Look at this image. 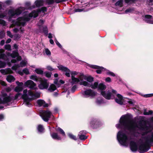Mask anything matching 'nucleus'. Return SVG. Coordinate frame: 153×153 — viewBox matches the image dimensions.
<instances>
[{
    "label": "nucleus",
    "mask_w": 153,
    "mask_h": 153,
    "mask_svg": "<svg viewBox=\"0 0 153 153\" xmlns=\"http://www.w3.org/2000/svg\"><path fill=\"white\" fill-rule=\"evenodd\" d=\"M153 96V94H145L144 95V97L147 98L151 97Z\"/></svg>",
    "instance_id": "55"
},
{
    "label": "nucleus",
    "mask_w": 153,
    "mask_h": 153,
    "mask_svg": "<svg viewBox=\"0 0 153 153\" xmlns=\"http://www.w3.org/2000/svg\"><path fill=\"white\" fill-rule=\"evenodd\" d=\"M37 129L39 132H43L44 130V128L42 125H38Z\"/></svg>",
    "instance_id": "28"
},
{
    "label": "nucleus",
    "mask_w": 153,
    "mask_h": 153,
    "mask_svg": "<svg viewBox=\"0 0 153 153\" xmlns=\"http://www.w3.org/2000/svg\"><path fill=\"white\" fill-rule=\"evenodd\" d=\"M76 89V85L73 86L71 88V91L72 92H74Z\"/></svg>",
    "instance_id": "51"
},
{
    "label": "nucleus",
    "mask_w": 153,
    "mask_h": 153,
    "mask_svg": "<svg viewBox=\"0 0 153 153\" xmlns=\"http://www.w3.org/2000/svg\"><path fill=\"white\" fill-rule=\"evenodd\" d=\"M97 93L90 89H87L82 92L83 97L85 98H93L96 96Z\"/></svg>",
    "instance_id": "9"
},
{
    "label": "nucleus",
    "mask_w": 153,
    "mask_h": 153,
    "mask_svg": "<svg viewBox=\"0 0 153 153\" xmlns=\"http://www.w3.org/2000/svg\"><path fill=\"white\" fill-rule=\"evenodd\" d=\"M0 71L1 74L4 75L13 73L12 70L10 68H6L4 69H1L0 70Z\"/></svg>",
    "instance_id": "19"
},
{
    "label": "nucleus",
    "mask_w": 153,
    "mask_h": 153,
    "mask_svg": "<svg viewBox=\"0 0 153 153\" xmlns=\"http://www.w3.org/2000/svg\"><path fill=\"white\" fill-rule=\"evenodd\" d=\"M68 135L69 137L72 139H73L75 140H76V136L73 134H72L70 133H68Z\"/></svg>",
    "instance_id": "39"
},
{
    "label": "nucleus",
    "mask_w": 153,
    "mask_h": 153,
    "mask_svg": "<svg viewBox=\"0 0 153 153\" xmlns=\"http://www.w3.org/2000/svg\"><path fill=\"white\" fill-rule=\"evenodd\" d=\"M56 89V86L54 84H51L48 89V90L50 92H52Z\"/></svg>",
    "instance_id": "27"
},
{
    "label": "nucleus",
    "mask_w": 153,
    "mask_h": 153,
    "mask_svg": "<svg viewBox=\"0 0 153 153\" xmlns=\"http://www.w3.org/2000/svg\"><path fill=\"white\" fill-rule=\"evenodd\" d=\"M4 118V116L3 114H0V121L2 120Z\"/></svg>",
    "instance_id": "60"
},
{
    "label": "nucleus",
    "mask_w": 153,
    "mask_h": 153,
    "mask_svg": "<svg viewBox=\"0 0 153 153\" xmlns=\"http://www.w3.org/2000/svg\"><path fill=\"white\" fill-rule=\"evenodd\" d=\"M44 21L42 19H40L39 21V22L38 23V25L39 26H41L43 25V24L44 23Z\"/></svg>",
    "instance_id": "47"
},
{
    "label": "nucleus",
    "mask_w": 153,
    "mask_h": 153,
    "mask_svg": "<svg viewBox=\"0 0 153 153\" xmlns=\"http://www.w3.org/2000/svg\"><path fill=\"white\" fill-rule=\"evenodd\" d=\"M0 84H1L3 86H6V84L5 82L4 81H3L1 80H0Z\"/></svg>",
    "instance_id": "61"
},
{
    "label": "nucleus",
    "mask_w": 153,
    "mask_h": 153,
    "mask_svg": "<svg viewBox=\"0 0 153 153\" xmlns=\"http://www.w3.org/2000/svg\"><path fill=\"white\" fill-rule=\"evenodd\" d=\"M153 122V117L151 119ZM117 128H124L129 131H120L117 135V139L122 145L128 146L130 145L131 149L135 152L138 150L140 153L147 151L149 145L153 143V125L138 124L131 119L127 114L122 116L120 123L117 124Z\"/></svg>",
    "instance_id": "1"
},
{
    "label": "nucleus",
    "mask_w": 153,
    "mask_h": 153,
    "mask_svg": "<svg viewBox=\"0 0 153 153\" xmlns=\"http://www.w3.org/2000/svg\"><path fill=\"white\" fill-rule=\"evenodd\" d=\"M12 1L11 0H7L5 1L3 3L4 4L7 5H10L12 4Z\"/></svg>",
    "instance_id": "41"
},
{
    "label": "nucleus",
    "mask_w": 153,
    "mask_h": 153,
    "mask_svg": "<svg viewBox=\"0 0 153 153\" xmlns=\"http://www.w3.org/2000/svg\"><path fill=\"white\" fill-rule=\"evenodd\" d=\"M46 11L47 8L45 7H42L41 9L33 11L29 14L27 12H25L24 13L23 16L18 17L16 20L12 21V24L10 25V27H12L15 25L24 26L26 22L29 21L32 17L36 18L37 17L39 13L41 12L44 13Z\"/></svg>",
    "instance_id": "2"
},
{
    "label": "nucleus",
    "mask_w": 153,
    "mask_h": 153,
    "mask_svg": "<svg viewBox=\"0 0 153 153\" xmlns=\"http://www.w3.org/2000/svg\"><path fill=\"white\" fill-rule=\"evenodd\" d=\"M40 83L38 85V87L41 89H46L49 86V83L47 80L41 78L39 81Z\"/></svg>",
    "instance_id": "12"
},
{
    "label": "nucleus",
    "mask_w": 153,
    "mask_h": 153,
    "mask_svg": "<svg viewBox=\"0 0 153 153\" xmlns=\"http://www.w3.org/2000/svg\"><path fill=\"white\" fill-rule=\"evenodd\" d=\"M43 31L45 33H47L48 29L46 26H44L43 28Z\"/></svg>",
    "instance_id": "54"
},
{
    "label": "nucleus",
    "mask_w": 153,
    "mask_h": 153,
    "mask_svg": "<svg viewBox=\"0 0 153 153\" xmlns=\"http://www.w3.org/2000/svg\"><path fill=\"white\" fill-rule=\"evenodd\" d=\"M23 72L26 74H29V72L28 69L27 68H25L23 70Z\"/></svg>",
    "instance_id": "49"
},
{
    "label": "nucleus",
    "mask_w": 153,
    "mask_h": 153,
    "mask_svg": "<svg viewBox=\"0 0 153 153\" xmlns=\"http://www.w3.org/2000/svg\"><path fill=\"white\" fill-rule=\"evenodd\" d=\"M7 35L11 38H12L13 37V35H12L11 32L9 31H7Z\"/></svg>",
    "instance_id": "50"
},
{
    "label": "nucleus",
    "mask_w": 153,
    "mask_h": 153,
    "mask_svg": "<svg viewBox=\"0 0 153 153\" xmlns=\"http://www.w3.org/2000/svg\"><path fill=\"white\" fill-rule=\"evenodd\" d=\"M55 42L56 43L57 45L60 48H62V46L61 44L59 43V42L55 38Z\"/></svg>",
    "instance_id": "52"
},
{
    "label": "nucleus",
    "mask_w": 153,
    "mask_h": 153,
    "mask_svg": "<svg viewBox=\"0 0 153 153\" xmlns=\"http://www.w3.org/2000/svg\"><path fill=\"white\" fill-rule=\"evenodd\" d=\"M22 94L20 93L17 94L15 96L14 99L17 100L19 98V97L21 98Z\"/></svg>",
    "instance_id": "46"
},
{
    "label": "nucleus",
    "mask_w": 153,
    "mask_h": 153,
    "mask_svg": "<svg viewBox=\"0 0 153 153\" xmlns=\"http://www.w3.org/2000/svg\"><path fill=\"white\" fill-rule=\"evenodd\" d=\"M112 93H111L109 90L106 91H102L101 92V94L105 99L107 100L113 99L115 97V95L116 94V91L112 89L111 90Z\"/></svg>",
    "instance_id": "6"
},
{
    "label": "nucleus",
    "mask_w": 153,
    "mask_h": 153,
    "mask_svg": "<svg viewBox=\"0 0 153 153\" xmlns=\"http://www.w3.org/2000/svg\"><path fill=\"white\" fill-rule=\"evenodd\" d=\"M152 16L151 15H147L145 16L144 20L147 23L153 24V20H151Z\"/></svg>",
    "instance_id": "20"
},
{
    "label": "nucleus",
    "mask_w": 153,
    "mask_h": 153,
    "mask_svg": "<svg viewBox=\"0 0 153 153\" xmlns=\"http://www.w3.org/2000/svg\"><path fill=\"white\" fill-rule=\"evenodd\" d=\"M136 1V0H125V1L127 4H130Z\"/></svg>",
    "instance_id": "40"
},
{
    "label": "nucleus",
    "mask_w": 153,
    "mask_h": 153,
    "mask_svg": "<svg viewBox=\"0 0 153 153\" xmlns=\"http://www.w3.org/2000/svg\"><path fill=\"white\" fill-rule=\"evenodd\" d=\"M105 80L106 82H110L111 81V78L109 77H108L106 78Z\"/></svg>",
    "instance_id": "62"
},
{
    "label": "nucleus",
    "mask_w": 153,
    "mask_h": 153,
    "mask_svg": "<svg viewBox=\"0 0 153 153\" xmlns=\"http://www.w3.org/2000/svg\"><path fill=\"white\" fill-rule=\"evenodd\" d=\"M90 67L93 68L97 69L96 72L97 74H100L102 71H106V73L107 74L112 76H116L115 74L113 72L109 70H107L101 67L93 65H91Z\"/></svg>",
    "instance_id": "7"
},
{
    "label": "nucleus",
    "mask_w": 153,
    "mask_h": 153,
    "mask_svg": "<svg viewBox=\"0 0 153 153\" xmlns=\"http://www.w3.org/2000/svg\"><path fill=\"white\" fill-rule=\"evenodd\" d=\"M40 115L42 119L45 122H47L49 120V118L52 115L51 112L49 110L45 111L41 110L40 111Z\"/></svg>",
    "instance_id": "10"
},
{
    "label": "nucleus",
    "mask_w": 153,
    "mask_h": 153,
    "mask_svg": "<svg viewBox=\"0 0 153 153\" xmlns=\"http://www.w3.org/2000/svg\"><path fill=\"white\" fill-rule=\"evenodd\" d=\"M45 74L46 77L49 78L51 77V74L48 72H45Z\"/></svg>",
    "instance_id": "53"
},
{
    "label": "nucleus",
    "mask_w": 153,
    "mask_h": 153,
    "mask_svg": "<svg viewBox=\"0 0 153 153\" xmlns=\"http://www.w3.org/2000/svg\"><path fill=\"white\" fill-rule=\"evenodd\" d=\"M51 136L53 139H56L58 140H61V138L58 135L57 133H53L51 134Z\"/></svg>",
    "instance_id": "22"
},
{
    "label": "nucleus",
    "mask_w": 153,
    "mask_h": 153,
    "mask_svg": "<svg viewBox=\"0 0 153 153\" xmlns=\"http://www.w3.org/2000/svg\"><path fill=\"white\" fill-rule=\"evenodd\" d=\"M45 54L48 56H50L51 55V52L49 49L48 48H46L45 49Z\"/></svg>",
    "instance_id": "43"
},
{
    "label": "nucleus",
    "mask_w": 153,
    "mask_h": 153,
    "mask_svg": "<svg viewBox=\"0 0 153 153\" xmlns=\"http://www.w3.org/2000/svg\"><path fill=\"white\" fill-rule=\"evenodd\" d=\"M134 10V8H130L125 11V13H132Z\"/></svg>",
    "instance_id": "33"
},
{
    "label": "nucleus",
    "mask_w": 153,
    "mask_h": 153,
    "mask_svg": "<svg viewBox=\"0 0 153 153\" xmlns=\"http://www.w3.org/2000/svg\"><path fill=\"white\" fill-rule=\"evenodd\" d=\"M35 71L38 74H42L43 73V71L41 68H36L35 70Z\"/></svg>",
    "instance_id": "32"
},
{
    "label": "nucleus",
    "mask_w": 153,
    "mask_h": 153,
    "mask_svg": "<svg viewBox=\"0 0 153 153\" xmlns=\"http://www.w3.org/2000/svg\"><path fill=\"white\" fill-rule=\"evenodd\" d=\"M6 79L9 82H12L14 81L15 78L12 75H9L7 76Z\"/></svg>",
    "instance_id": "23"
},
{
    "label": "nucleus",
    "mask_w": 153,
    "mask_h": 153,
    "mask_svg": "<svg viewBox=\"0 0 153 153\" xmlns=\"http://www.w3.org/2000/svg\"><path fill=\"white\" fill-rule=\"evenodd\" d=\"M16 84L18 85V86L21 87L22 86L23 84V83L22 82H19L18 81H17L16 82Z\"/></svg>",
    "instance_id": "58"
},
{
    "label": "nucleus",
    "mask_w": 153,
    "mask_h": 153,
    "mask_svg": "<svg viewBox=\"0 0 153 153\" xmlns=\"http://www.w3.org/2000/svg\"><path fill=\"white\" fill-rule=\"evenodd\" d=\"M104 102L103 100L100 98H97L96 101V103L98 105H100Z\"/></svg>",
    "instance_id": "36"
},
{
    "label": "nucleus",
    "mask_w": 153,
    "mask_h": 153,
    "mask_svg": "<svg viewBox=\"0 0 153 153\" xmlns=\"http://www.w3.org/2000/svg\"><path fill=\"white\" fill-rule=\"evenodd\" d=\"M7 56L4 54V51L2 49H0V68H4L6 67V63L2 61L1 60L3 59L6 61L7 64L9 66H10L11 64L10 62L9 57H11L13 58H15L16 57V59H13L11 60V62L12 63H15L17 61H20L21 59V57L19 55V53L16 51H13L12 53H6Z\"/></svg>",
    "instance_id": "3"
},
{
    "label": "nucleus",
    "mask_w": 153,
    "mask_h": 153,
    "mask_svg": "<svg viewBox=\"0 0 153 153\" xmlns=\"http://www.w3.org/2000/svg\"><path fill=\"white\" fill-rule=\"evenodd\" d=\"M20 67V66L19 65L15 64L12 67V69L13 70H16L18 68Z\"/></svg>",
    "instance_id": "42"
},
{
    "label": "nucleus",
    "mask_w": 153,
    "mask_h": 153,
    "mask_svg": "<svg viewBox=\"0 0 153 153\" xmlns=\"http://www.w3.org/2000/svg\"><path fill=\"white\" fill-rule=\"evenodd\" d=\"M13 30L15 33H17L19 30H20L21 32L22 33L24 31V29L23 28H19V29H18L17 28H14L13 29Z\"/></svg>",
    "instance_id": "38"
},
{
    "label": "nucleus",
    "mask_w": 153,
    "mask_h": 153,
    "mask_svg": "<svg viewBox=\"0 0 153 153\" xmlns=\"http://www.w3.org/2000/svg\"><path fill=\"white\" fill-rule=\"evenodd\" d=\"M82 80H86L87 82H88L90 83H91L94 80L93 78L90 76H86L83 74H82Z\"/></svg>",
    "instance_id": "17"
},
{
    "label": "nucleus",
    "mask_w": 153,
    "mask_h": 153,
    "mask_svg": "<svg viewBox=\"0 0 153 153\" xmlns=\"http://www.w3.org/2000/svg\"><path fill=\"white\" fill-rule=\"evenodd\" d=\"M11 41V40L10 39H8L6 41V43H10Z\"/></svg>",
    "instance_id": "64"
},
{
    "label": "nucleus",
    "mask_w": 153,
    "mask_h": 153,
    "mask_svg": "<svg viewBox=\"0 0 153 153\" xmlns=\"http://www.w3.org/2000/svg\"><path fill=\"white\" fill-rule=\"evenodd\" d=\"M4 48L6 50H11V46L9 44L5 45L4 46Z\"/></svg>",
    "instance_id": "48"
},
{
    "label": "nucleus",
    "mask_w": 153,
    "mask_h": 153,
    "mask_svg": "<svg viewBox=\"0 0 153 153\" xmlns=\"http://www.w3.org/2000/svg\"><path fill=\"white\" fill-rule=\"evenodd\" d=\"M1 97L0 98V104H7L11 100V98L10 96H8L5 93L1 92Z\"/></svg>",
    "instance_id": "11"
},
{
    "label": "nucleus",
    "mask_w": 153,
    "mask_h": 153,
    "mask_svg": "<svg viewBox=\"0 0 153 153\" xmlns=\"http://www.w3.org/2000/svg\"><path fill=\"white\" fill-rule=\"evenodd\" d=\"M40 94L38 92L34 93L30 90L28 91L27 89H25L23 91V94L22 96L24 101L25 104L28 106H31L30 102L39 98Z\"/></svg>",
    "instance_id": "4"
},
{
    "label": "nucleus",
    "mask_w": 153,
    "mask_h": 153,
    "mask_svg": "<svg viewBox=\"0 0 153 153\" xmlns=\"http://www.w3.org/2000/svg\"><path fill=\"white\" fill-rule=\"evenodd\" d=\"M56 131H59L64 137H65L66 135L64 131L60 128H58L56 129Z\"/></svg>",
    "instance_id": "29"
},
{
    "label": "nucleus",
    "mask_w": 153,
    "mask_h": 153,
    "mask_svg": "<svg viewBox=\"0 0 153 153\" xmlns=\"http://www.w3.org/2000/svg\"><path fill=\"white\" fill-rule=\"evenodd\" d=\"M30 3L29 2H27L25 3V5L27 7H29L30 5Z\"/></svg>",
    "instance_id": "63"
},
{
    "label": "nucleus",
    "mask_w": 153,
    "mask_h": 153,
    "mask_svg": "<svg viewBox=\"0 0 153 153\" xmlns=\"http://www.w3.org/2000/svg\"><path fill=\"white\" fill-rule=\"evenodd\" d=\"M86 133V131H80L78 134L79 138L81 140H85L86 139L87 137L85 136V134Z\"/></svg>",
    "instance_id": "21"
},
{
    "label": "nucleus",
    "mask_w": 153,
    "mask_h": 153,
    "mask_svg": "<svg viewBox=\"0 0 153 153\" xmlns=\"http://www.w3.org/2000/svg\"><path fill=\"white\" fill-rule=\"evenodd\" d=\"M27 61L25 60L22 61L20 62V65H19L20 67H23L25 66L27 64Z\"/></svg>",
    "instance_id": "35"
},
{
    "label": "nucleus",
    "mask_w": 153,
    "mask_h": 153,
    "mask_svg": "<svg viewBox=\"0 0 153 153\" xmlns=\"http://www.w3.org/2000/svg\"><path fill=\"white\" fill-rule=\"evenodd\" d=\"M24 85L30 89L36 90L38 89L36 85L31 80H28L24 83Z\"/></svg>",
    "instance_id": "13"
},
{
    "label": "nucleus",
    "mask_w": 153,
    "mask_h": 153,
    "mask_svg": "<svg viewBox=\"0 0 153 153\" xmlns=\"http://www.w3.org/2000/svg\"><path fill=\"white\" fill-rule=\"evenodd\" d=\"M0 24L4 26H6V25L5 21L1 19H0Z\"/></svg>",
    "instance_id": "44"
},
{
    "label": "nucleus",
    "mask_w": 153,
    "mask_h": 153,
    "mask_svg": "<svg viewBox=\"0 0 153 153\" xmlns=\"http://www.w3.org/2000/svg\"><path fill=\"white\" fill-rule=\"evenodd\" d=\"M59 69L62 72H65V75L68 77L70 76V74L71 75V78L72 77H75V76L77 75L78 73L75 71H71L67 68L64 66L62 65H59L57 66Z\"/></svg>",
    "instance_id": "5"
},
{
    "label": "nucleus",
    "mask_w": 153,
    "mask_h": 153,
    "mask_svg": "<svg viewBox=\"0 0 153 153\" xmlns=\"http://www.w3.org/2000/svg\"><path fill=\"white\" fill-rule=\"evenodd\" d=\"M153 113V111L152 110H149L148 111L146 109H145L143 111V114L145 115H149L152 114Z\"/></svg>",
    "instance_id": "31"
},
{
    "label": "nucleus",
    "mask_w": 153,
    "mask_h": 153,
    "mask_svg": "<svg viewBox=\"0 0 153 153\" xmlns=\"http://www.w3.org/2000/svg\"><path fill=\"white\" fill-rule=\"evenodd\" d=\"M47 69L49 71H53V69L50 66H48L47 67Z\"/></svg>",
    "instance_id": "59"
},
{
    "label": "nucleus",
    "mask_w": 153,
    "mask_h": 153,
    "mask_svg": "<svg viewBox=\"0 0 153 153\" xmlns=\"http://www.w3.org/2000/svg\"><path fill=\"white\" fill-rule=\"evenodd\" d=\"M56 0H44L45 3H47L48 4H53L54 2H56Z\"/></svg>",
    "instance_id": "34"
},
{
    "label": "nucleus",
    "mask_w": 153,
    "mask_h": 153,
    "mask_svg": "<svg viewBox=\"0 0 153 153\" xmlns=\"http://www.w3.org/2000/svg\"><path fill=\"white\" fill-rule=\"evenodd\" d=\"M86 83H87L86 84L87 85H84L85 86L90 87L91 88L94 89H95L97 88H98L99 84L97 82H95L93 84L90 83L86 81Z\"/></svg>",
    "instance_id": "16"
},
{
    "label": "nucleus",
    "mask_w": 153,
    "mask_h": 153,
    "mask_svg": "<svg viewBox=\"0 0 153 153\" xmlns=\"http://www.w3.org/2000/svg\"><path fill=\"white\" fill-rule=\"evenodd\" d=\"M106 88V86L103 83H101L98 84V89L99 90H105Z\"/></svg>",
    "instance_id": "24"
},
{
    "label": "nucleus",
    "mask_w": 153,
    "mask_h": 153,
    "mask_svg": "<svg viewBox=\"0 0 153 153\" xmlns=\"http://www.w3.org/2000/svg\"><path fill=\"white\" fill-rule=\"evenodd\" d=\"M61 84H64V82L62 80H60L59 81H58V80L57 79H56L54 81V83L56 85L57 87H59L60 86L59 83Z\"/></svg>",
    "instance_id": "25"
},
{
    "label": "nucleus",
    "mask_w": 153,
    "mask_h": 153,
    "mask_svg": "<svg viewBox=\"0 0 153 153\" xmlns=\"http://www.w3.org/2000/svg\"><path fill=\"white\" fill-rule=\"evenodd\" d=\"M30 79L36 82H39V79H41V78L38 77L36 75H31L30 76Z\"/></svg>",
    "instance_id": "26"
},
{
    "label": "nucleus",
    "mask_w": 153,
    "mask_h": 153,
    "mask_svg": "<svg viewBox=\"0 0 153 153\" xmlns=\"http://www.w3.org/2000/svg\"><path fill=\"white\" fill-rule=\"evenodd\" d=\"M5 33L3 31H0V39L3 38L5 36Z\"/></svg>",
    "instance_id": "45"
},
{
    "label": "nucleus",
    "mask_w": 153,
    "mask_h": 153,
    "mask_svg": "<svg viewBox=\"0 0 153 153\" xmlns=\"http://www.w3.org/2000/svg\"><path fill=\"white\" fill-rule=\"evenodd\" d=\"M23 88L22 87L18 86L15 88V91L16 92H19L22 90Z\"/></svg>",
    "instance_id": "37"
},
{
    "label": "nucleus",
    "mask_w": 153,
    "mask_h": 153,
    "mask_svg": "<svg viewBox=\"0 0 153 153\" xmlns=\"http://www.w3.org/2000/svg\"><path fill=\"white\" fill-rule=\"evenodd\" d=\"M45 3L44 0H37L34 3V5L32 6L33 8H34L35 7H39L43 5Z\"/></svg>",
    "instance_id": "15"
},
{
    "label": "nucleus",
    "mask_w": 153,
    "mask_h": 153,
    "mask_svg": "<svg viewBox=\"0 0 153 153\" xmlns=\"http://www.w3.org/2000/svg\"><path fill=\"white\" fill-rule=\"evenodd\" d=\"M82 75L81 74L78 78H76L75 77H72L71 78V81L70 82L71 84L73 85L78 83L80 85H87L86 81L82 80Z\"/></svg>",
    "instance_id": "8"
},
{
    "label": "nucleus",
    "mask_w": 153,
    "mask_h": 153,
    "mask_svg": "<svg viewBox=\"0 0 153 153\" xmlns=\"http://www.w3.org/2000/svg\"><path fill=\"white\" fill-rule=\"evenodd\" d=\"M37 103L39 106L47 107L48 106V104L46 103L45 102L42 100H37Z\"/></svg>",
    "instance_id": "18"
},
{
    "label": "nucleus",
    "mask_w": 153,
    "mask_h": 153,
    "mask_svg": "<svg viewBox=\"0 0 153 153\" xmlns=\"http://www.w3.org/2000/svg\"><path fill=\"white\" fill-rule=\"evenodd\" d=\"M147 2L149 5H152L153 4V0H147Z\"/></svg>",
    "instance_id": "56"
},
{
    "label": "nucleus",
    "mask_w": 153,
    "mask_h": 153,
    "mask_svg": "<svg viewBox=\"0 0 153 153\" xmlns=\"http://www.w3.org/2000/svg\"><path fill=\"white\" fill-rule=\"evenodd\" d=\"M117 98L115 99V101L117 103L122 105L123 104V96L120 94L117 95Z\"/></svg>",
    "instance_id": "14"
},
{
    "label": "nucleus",
    "mask_w": 153,
    "mask_h": 153,
    "mask_svg": "<svg viewBox=\"0 0 153 153\" xmlns=\"http://www.w3.org/2000/svg\"><path fill=\"white\" fill-rule=\"evenodd\" d=\"M123 1L122 0L118 1L115 3V6H118L120 7H122L123 5Z\"/></svg>",
    "instance_id": "30"
},
{
    "label": "nucleus",
    "mask_w": 153,
    "mask_h": 153,
    "mask_svg": "<svg viewBox=\"0 0 153 153\" xmlns=\"http://www.w3.org/2000/svg\"><path fill=\"white\" fill-rule=\"evenodd\" d=\"M83 9H76L74 10L75 12H81L83 11Z\"/></svg>",
    "instance_id": "57"
}]
</instances>
